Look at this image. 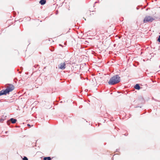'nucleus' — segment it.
<instances>
[{
    "mask_svg": "<svg viewBox=\"0 0 160 160\" xmlns=\"http://www.w3.org/2000/svg\"><path fill=\"white\" fill-rule=\"evenodd\" d=\"M14 89V86L12 84H9L7 86V88L5 90H2L0 91V96L3 95H6L9 94L10 92L12 91Z\"/></svg>",
    "mask_w": 160,
    "mask_h": 160,
    "instance_id": "f257e3e1",
    "label": "nucleus"
},
{
    "mask_svg": "<svg viewBox=\"0 0 160 160\" xmlns=\"http://www.w3.org/2000/svg\"><path fill=\"white\" fill-rule=\"evenodd\" d=\"M120 80V77L118 75H116L114 76L110 79L108 83L109 85H114L119 82Z\"/></svg>",
    "mask_w": 160,
    "mask_h": 160,
    "instance_id": "f03ea898",
    "label": "nucleus"
},
{
    "mask_svg": "<svg viewBox=\"0 0 160 160\" xmlns=\"http://www.w3.org/2000/svg\"><path fill=\"white\" fill-rule=\"evenodd\" d=\"M154 18L149 16H146L143 20V22L144 23L152 22Z\"/></svg>",
    "mask_w": 160,
    "mask_h": 160,
    "instance_id": "7ed1b4c3",
    "label": "nucleus"
},
{
    "mask_svg": "<svg viewBox=\"0 0 160 160\" xmlns=\"http://www.w3.org/2000/svg\"><path fill=\"white\" fill-rule=\"evenodd\" d=\"M58 68L63 70L66 68V64L65 62L61 63L58 66Z\"/></svg>",
    "mask_w": 160,
    "mask_h": 160,
    "instance_id": "20e7f679",
    "label": "nucleus"
},
{
    "mask_svg": "<svg viewBox=\"0 0 160 160\" xmlns=\"http://www.w3.org/2000/svg\"><path fill=\"white\" fill-rule=\"evenodd\" d=\"M46 0H41L39 1V3L42 5H43L45 4L46 3Z\"/></svg>",
    "mask_w": 160,
    "mask_h": 160,
    "instance_id": "39448f33",
    "label": "nucleus"
},
{
    "mask_svg": "<svg viewBox=\"0 0 160 160\" xmlns=\"http://www.w3.org/2000/svg\"><path fill=\"white\" fill-rule=\"evenodd\" d=\"M10 121L12 122V123H16V122L17 121V120L16 119H13V118H12L10 119Z\"/></svg>",
    "mask_w": 160,
    "mask_h": 160,
    "instance_id": "423d86ee",
    "label": "nucleus"
},
{
    "mask_svg": "<svg viewBox=\"0 0 160 160\" xmlns=\"http://www.w3.org/2000/svg\"><path fill=\"white\" fill-rule=\"evenodd\" d=\"M134 88L135 89L137 90H139L140 88V87L138 84H136V85L135 86Z\"/></svg>",
    "mask_w": 160,
    "mask_h": 160,
    "instance_id": "0eeeda50",
    "label": "nucleus"
},
{
    "mask_svg": "<svg viewBox=\"0 0 160 160\" xmlns=\"http://www.w3.org/2000/svg\"><path fill=\"white\" fill-rule=\"evenodd\" d=\"M43 159L44 160H51V158L50 157H45Z\"/></svg>",
    "mask_w": 160,
    "mask_h": 160,
    "instance_id": "6e6552de",
    "label": "nucleus"
},
{
    "mask_svg": "<svg viewBox=\"0 0 160 160\" xmlns=\"http://www.w3.org/2000/svg\"><path fill=\"white\" fill-rule=\"evenodd\" d=\"M23 160H28V159L26 157H24L23 158Z\"/></svg>",
    "mask_w": 160,
    "mask_h": 160,
    "instance_id": "1a4fd4ad",
    "label": "nucleus"
},
{
    "mask_svg": "<svg viewBox=\"0 0 160 160\" xmlns=\"http://www.w3.org/2000/svg\"><path fill=\"white\" fill-rule=\"evenodd\" d=\"M158 41L160 42V35L159 36V38L158 39Z\"/></svg>",
    "mask_w": 160,
    "mask_h": 160,
    "instance_id": "9d476101",
    "label": "nucleus"
},
{
    "mask_svg": "<svg viewBox=\"0 0 160 160\" xmlns=\"http://www.w3.org/2000/svg\"><path fill=\"white\" fill-rule=\"evenodd\" d=\"M27 126H29V127H31V125H30V124H27Z\"/></svg>",
    "mask_w": 160,
    "mask_h": 160,
    "instance_id": "9b49d317",
    "label": "nucleus"
},
{
    "mask_svg": "<svg viewBox=\"0 0 160 160\" xmlns=\"http://www.w3.org/2000/svg\"><path fill=\"white\" fill-rule=\"evenodd\" d=\"M2 119L0 118V122H1V121H2Z\"/></svg>",
    "mask_w": 160,
    "mask_h": 160,
    "instance_id": "f8f14e48",
    "label": "nucleus"
}]
</instances>
